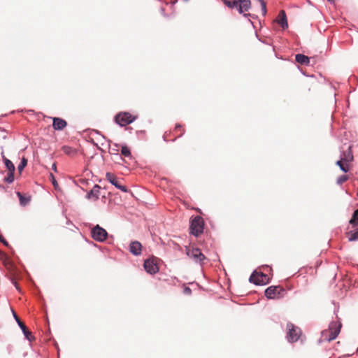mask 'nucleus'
I'll return each instance as SVG.
<instances>
[{
    "mask_svg": "<svg viewBox=\"0 0 358 358\" xmlns=\"http://www.w3.org/2000/svg\"><path fill=\"white\" fill-rule=\"evenodd\" d=\"M145 271L151 275L155 274L159 271L157 265L153 261L146 259L143 264Z\"/></svg>",
    "mask_w": 358,
    "mask_h": 358,
    "instance_id": "obj_13",
    "label": "nucleus"
},
{
    "mask_svg": "<svg viewBox=\"0 0 358 358\" xmlns=\"http://www.w3.org/2000/svg\"><path fill=\"white\" fill-rule=\"evenodd\" d=\"M357 196H358V187H357Z\"/></svg>",
    "mask_w": 358,
    "mask_h": 358,
    "instance_id": "obj_38",
    "label": "nucleus"
},
{
    "mask_svg": "<svg viewBox=\"0 0 358 358\" xmlns=\"http://www.w3.org/2000/svg\"><path fill=\"white\" fill-rule=\"evenodd\" d=\"M14 180V172H8L7 177L4 178V181L8 184H10Z\"/></svg>",
    "mask_w": 358,
    "mask_h": 358,
    "instance_id": "obj_26",
    "label": "nucleus"
},
{
    "mask_svg": "<svg viewBox=\"0 0 358 358\" xmlns=\"http://www.w3.org/2000/svg\"><path fill=\"white\" fill-rule=\"evenodd\" d=\"M329 2L334 3V0H327Z\"/></svg>",
    "mask_w": 358,
    "mask_h": 358,
    "instance_id": "obj_36",
    "label": "nucleus"
},
{
    "mask_svg": "<svg viewBox=\"0 0 358 358\" xmlns=\"http://www.w3.org/2000/svg\"><path fill=\"white\" fill-rule=\"evenodd\" d=\"M185 293L190 294V293H191V289H190V288H189V287H185Z\"/></svg>",
    "mask_w": 358,
    "mask_h": 358,
    "instance_id": "obj_33",
    "label": "nucleus"
},
{
    "mask_svg": "<svg viewBox=\"0 0 358 358\" xmlns=\"http://www.w3.org/2000/svg\"><path fill=\"white\" fill-rule=\"evenodd\" d=\"M52 127L55 130H62L66 127V122L59 117H53Z\"/></svg>",
    "mask_w": 358,
    "mask_h": 358,
    "instance_id": "obj_16",
    "label": "nucleus"
},
{
    "mask_svg": "<svg viewBox=\"0 0 358 358\" xmlns=\"http://www.w3.org/2000/svg\"><path fill=\"white\" fill-rule=\"evenodd\" d=\"M118 144L117 143H114V148L113 149L114 151H117L118 150Z\"/></svg>",
    "mask_w": 358,
    "mask_h": 358,
    "instance_id": "obj_31",
    "label": "nucleus"
},
{
    "mask_svg": "<svg viewBox=\"0 0 358 358\" xmlns=\"http://www.w3.org/2000/svg\"><path fill=\"white\" fill-rule=\"evenodd\" d=\"M27 160L25 157H22L20 163L19 164L18 166H17V169L19 171V172H21L24 169V167L27 166Z\"/></svg>",
    "mask_w": 358,
    "mask_h": 358,
    "instance_id": "obj_25",
    "label": "nucleus"
},
{
    "mask_svg": "<svg viewBox=\"0 0 358 358\" xmlns=\"http://www.w3.org/2000/svg\"><path fill=\"white\" fill-rule=\"evenodd\" d=\"M251 6L250 0H233L232 8H236L240 13L248 11Z\"/></svg>",
    "mask_w": 358,
    "mask_h": 358,
    "instance_id": "obj_8",
    "label": "nucleus"
},
{
    "mask_svg": "<svg viewBox=\"0 0 358 358\" xmlns=\"http://www.w3.org/2000/svg\"><path fill=\"white\" fill-rule=\"evenodd\" d=\"M1 157L8 172H15V168L13 163L5 157L3 152H1Z\"/></svg>",
    "mask_w": 358,
    "mask_h": 358,
    "instance_id": "obj_18",
    "label": "nucleus"
},
{
    "mask_svg": "<svg viewBox=\"0 0 358 358\" xmlns=\"http://www.w3.org/2000/svg\"><path fill=\"white\" fill-rule=\"evenodd\" d=\"M284 291V289L279 286H270L266 289L264 293L266 298L273 299L276 297H279L281 292H283Z\"/></svg>",
    "mask_w": 358,
    "mask_h": 358,
    "instance_id": "obj_10",
    "label": "nucleus"
},
{
    "mask_svg": "<svg viewBox=\"0 0 358 358\" xmlns=\"http://www.w3.org/2000/svg\"><path fill=\"white\" fill-rule=\"evenodd\" d=\"M224 3L228 7V8H232V1H229V0H224Z\"/></svg>",
    "mask_w": 358,
    "mask_h": 358,
    "instance_id": "obj_30",
    "label": "nucleus"
},
{
    "mask_svg": "<svg viewBox=\"0 0 358 358\" xmlns=\"http://www.w3.org/2000/svg\"><path fill=\"white\" fill-rule=\"evenodd\" d=\"M136 118L129 113L120 112L115 116V121L120 127H124L134 122Z\"/></svg>",
    "mask_w": 358,
    "mask_h": 358,
    "instance_id": "obj_4",
    "label": "nucleus"
},
{
    "mask_svg": "<svg viewBox=\"0 0 358 358\" xmlns=\"http://www.w3.org/2000/svg\"><path fill=\"white\" fill-rule=\"evenodd\" d=\"M348 179V176L347 175H342L337 178V184L342 185Z\"/></svg>",
    "mask_w": 358,
    "mask_h": 358,
    "instance_id": "obj_27",
    "label": "nucleus"
},
{
    "mask_svg": "<svg viewBox=\"0 0 358 358\" xmlns=\"http://www.w3.org/2000/svg\"><path fill=\"white\" fill-rule=\"evenodd\" d=\"M348 238L349 241H358V228L355 231H350Z\"/></svg>",
    "mask_w": 358,
    "mask_h": 358,
    "instance_id": "obj_21",
    "label": "nucleus"
},
{
    "mask_svg": "<svg viewBox=\"0 0 358 358\" xmlns=\"http://www.w3.org/2000/svg\"><path fill=\"white\" fill-rule=\"evenodd\" d=\"M301 334V329L294 326L292 323L288 322L287 324V338L290 343L296 342Z\"/></svg>",
    "mask_w": 358,
    "mask_h": 358,
    "instance_id": "obj_3",
    "label": "nucleus"
},
{
    "mask_svg": "<svg viewBox=\"0 0 358 358\" xmlns=\"http://www.w3.org/2000/svg\"><path fill=\"white\" fill-rule=\"evenodd\" d=\"M62 150L65 154L69 155H73L76 152L75 149L68 145H64L62 148Z\"/></svg>",
    "mask_w": 358,
    "mask_h": 358,
    "instance_id": "obj_24",
    "label": "nucleus"
},
{
    "mask_svg": "<svg viewBox=\"0 0 358 358\" xmlns=\"http://www.w3.org/2000/svg\"><path fill=\"white\" fill-rule=\"evenodd\" d=\"M203 220L200 216L194 217L190 222V233L196 237H198L203 231Z\"/></svg>",
    "mask_w": 358,
    "mask_h": 358,
    "instance_id": "obj_1",
    "label": "nucleus"
},
{
    "mask_svg": "<svg viewBox=\"0 0 358 358\" xmlns=\"http://www.w3.org/2000/svg\"><path fill=\"white\" fill-rule=\"evenodd\" d=\"M187 255L192 259L195 263L202 264L203 261L206 259L204 255L201 252L199 248H186Z\"/></svg>",
    "mask_w": 358,
    "mask_h": 358,
    "instance_id": "obj_7",
    "label": "nucleus"
},
{
    "mask_svg": "<svg viewBox=\"0 0 358 358\" xmlns=\"http://www.w3.org/2000/svg\"><path fill=\"white\" fill-rule=\"evenodd\" d=\"M141 248L142 245L141 243L136 241L131 242L129 245V252L135 256H138L141 254Z\"/></svg>",
    "mask_w": 358,
    "mask_h": 358,
    "instance_id": "obj_14",
    "label": "nucleus"
},
{
    "mask_svg": "<svg viewBox=\"0 0 358 358\" xmlns=\"http://www.w3.org/2000/svg\"><path fill=\"white\" fill-rule=\"evenodd\" d=\"M295 59L300 64L308 65L310 62L309 57L302 54L296 55Z\"/></svg>",
    "mask_w": 358,
    "mask_h": 358,
    "instance_id": "obj_19",
    "label": "nucleus"
},
{
    "mask_svg": "<svg viewBox=\"0 0 358 358\" xmlns=\"http://www.w3.org/2000/svg\"><path fill=\"white\" fill-rule=\"evenodd\" d=\"M181 127V125L180 124H176V129H177L178 128H180Z\"/></svg>",
    "mask_w": 358,
    "mask_h": 358,
    "instance_id": "obj_35",
    "label": "nucleus"
},
{
    "mask_svg": "<svg viewBox=\"0 0 358 358\" xmlns=\"http://www.w3.org/2000/svg\"><path fill=\"white\" fill-rule=\"evenodd\" d=\"M277 22L283 29H285L288 27L287 16H286V13H285V10H281L280 11Z\"/></svg>",
    "mask_w": 358,
    "mask_h": 358,
    "instance_id": "obj_17",
    "label": "nucleus"
},
{
    "mask_svg": "<svg viewBox=\"0 0 358 358\" xmlns=\"http://www.w3.org/2000/svg\"><path fill=\"white\" fill-rule=\"evenodd\" d=\"M351 147L348 148L349 152L347 155L344 153V157H341V159L336 162V165H338L340 169L344 173H347L349 170L348 165L347 164H344L345 162H348L353 159V155L350 151Z\"/></svg>",
    "mask_w": 358,
    "mask_h": 358,
    "instance_id": "obj_9",
    "label": "nucleus"
},
{
    "mask_svg": "<svg viewBox=\"0 0 358 358\" xmlns=\"http://www.w3.org/2000/svg\"><path fill=\"white\" fill-rule=\"evenodd\" d=\"M12 313H13V316L14 317V319L15 320L17 325L19 326V327L21 329L24 336H25V338L29 340V341H31V333L27 329V327L24 325V324L20 320V318L18 317V316L17 315V314L15 313V311L13 310H12Z\"/></svg>",
    "mask_w": 358,
    "mask_h": 358,
    "instance_id": "obj_12",
    "label": "nucleus"
},
{
    "mask_svg": "<svg viewBox=\"0 0 358 358\" xmlns=\"http://www.w3.org/2000/svg\"><path fill=\"white\" fill-rule=\"evenodd\" d=\"M248 15H250V14H244V16H245V17H247V16H248Z\"/></svg>",
    "mask_w": 358,
    "mask_h": 358,
    "instance_id": "obj_37",
    "label": "nucleus"
},
{
    "mask_svg": "<svg viewBox=\"0 0 358 358\" xmlns=\"http://www.w3.org/2000/svg\"><path fill=\"white\" fill-rule=\"evenodd\" d=\"M108 232L103 227L96 224L91 229L92 238L97 242H103L108 237Z\"/></svg>",
    "mask_w": 358,
    "mask_h": 358,
    "instance_id": "obj_5",
    "label": "nucleus"
},
{
    "mask_svg": "<svg viewBox=\"0 0 358 358\" xmlns=\"http://www.w3.org/2000/svg\"><path fill=\"white\" fill-rule=\"evenodd\" d=\"M0 242L6 246H9L8 242L4 238V237L0 234Z\"/></svg>",
    "mask_w": 358,
    "mask_h": 358,
    "instance_id": "obj_29",
    "label": "nucleus"
},
{
    "mask_svg": "<svg viewBox=\"0 0 358 358\" xmlns=\"http://www.w3.org/2000/svg\"><path fill=\"white\" fill-rule=\"evenodd\" d=\"M342 324L341 322L339 321H332L330 322L329 325V329L328 331H323V335L327 334V333H329V335L327 338L328 341H331L334 340L339 334L341 331Z\"/></svg>",
    "mask_w": 358,
    "mask_h": 358,
    "instance_id": "obj_2",
    "label": "nucleus"
},
{
    "mask_svg": "<svg viewBox=\"0 0 358 358\" xmlns=\"http://www.w3.org/2000/svg\"><path fill=\"white\" fill-rule=\"evenodd\" d=\"M17 195L19 198L20 205H22L23 206H25L30 201L29 197H24L22 195V194H21L19 192H17Z\"/></svg>",
    "mask_w": 358,
    "mask_h": 358,
    "instance_id": "obj_20",
    "label": "nucleus"
},
{
    "mask_svg": "<svg viewBox=\"0 0 358 358\" xmlns=\"http://www.w3.org/2000/svg\"><path fill=\"white\" fill-rule=\"evenodd\" d=\"M118 144L117 143H114V148L113 149L114 151H117L118 150Z\"/></svg>",
    "mask_w": 358,
    "mask_h": 358,
    "instance_id": "obj_32",
    "label": "nucleus"
},
{
    "mask_svg": "<svg viewBox=\"0 0 358 358\" xmlns=\"http://www.w3.org/2000/svg\"><path fill=\"white\" fill-rule=\"evenodd\" d=\"M49 177H50V180L52 182V184L54 186V187L57 188L58 187V183H57V180L55 179L54 175L52 173H50Z\"/></svg>",
    "mask_w": 358,
    "mask_h": 358,
    "instance_id": "obj_28",
    "label": "nucleus"
},
{
    "mask_svg": "<svg viewBox=\"0 0 358 358\" xmlns=\"http://www.w3.org/2000/svg\"><path fill=\"white\" fill-rule=\"evenodd\" d=\"M106 178L110 184L114 185L118 189L121 190L123 192H127V187L124 185H120L117 177L114 174L108 172L106 174Z\"/></svg>",
    "mask_w": 358,
    "mask_h": 358,
    "instance_id": "obj_11",
    "label": "nucleus"
},
{
    "mask_svg": "<svg viewBox=\"0 0 358 358\" xmlns=\"http://www.w3.org/2000/svg\"><path fill=\"white\" fill-rule=\"evenodd\" d=\"M249 281L255 285H264L268 282L267 275L263 273H257L255 271L251 274Z\"/></svg>",
    "mask_w": 358,
    "mask_h": 358,
    "instance_id": "obj_6",
    "label": "nucleus"
},
{
    "mask_svg": "<svg viewBox=\"0 0 358 358\" xmlns=\"http://www.w3.org/2000/svg\"><path fill=\"white\" fill-rule=\"evenodd\" d=\"M350 223L354 227L358 225V208L354 211Z\"/></svg>",
    "mask_w": 358,
    "mask_h": 358,
    "instance_id": "obj_22",
    "label": "nucleus"
},
{
    "mask_svg": "<svg viewBox=\"0 0 358 358\" xmlns=\"http://www.w3.org/2000/svg\"><path fill=\"white\" fill-rule=\"evenodd\" d=\"M121 154L126 157H131V151L129 148L126 145L122 146Z\"/></svg>",
    "mask_w": 358,
    "mask_h": 358,
    "instance_id": "obj_23",
    "label": "nucleus"
},
{
    "mask_svg": "<svg viewBox=\"0 0 358 358\" xmlns=\"http://www.w3.org/2000/svg\"><path fill=\"white\" fill-rule=\"evenodd\" d=\"M100 186L94 185L92 189L87 193L86 197L88 199L96 201L99 199Z\"/></svg>",
    "mask_w": 358,
    "mask_h": 358,
    "instance_id": "obj_15",
    "label": "nucleus"
},
{
    "mask_svg": "<svg viewBox=\"0 0 358 358\" xmlns=\"http://www.w3.org/2000/svg\"><path fill=\"white\" fill-rule=\"evenodd\" d=\"M52 169L54 171H57V166H56V164H53L52 165Z\"/></svg>",
    "mask_w": 358,
    "mask_h": 358,
    "instance_id": "obj_34",
    "label": "nucleus"
}]
</instances>
